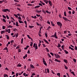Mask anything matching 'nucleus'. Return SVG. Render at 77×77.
<instances>
[{"label":"nucleus","instance_id":"nucleus-1","mask_svg":"<svg viewBox=\"0 0 77 77\" xmlns=\"http://www.w3.org/2000/svg\"><path fill=\"white\" fill-rule=\"evenodd\" d=\"M57 24L58 26H60V28H62V24L60 22H57Z\"/></svg>","mask_w":77,"mask_h":77},{"label":"nucleus","instance_id":"nucleus-2","mask_svg":"<svg viewBox=\"0 0 77 77\" xmlns=\"http://www.w3.org/2000/svg\"><path fill=\"white\" fill-rule=\"evenodd\" d=\"M51 37H52V38H54V37H55V38L56 39H57V38H58V37L57 36V33H56V32H55L54 33V35H52L51 36Z\"/></svg>","mask_w":77,"mask_h":77},{"label":"nucleus","instance_id":"nucleus-3","mask_svg":"<svg viewBox=\"0 0 77 77\" xmlns=\"http://www.w3.org/2000/svg\"><path fill=\"white\" fill-rule=\"evenodd\" d=\"M33 47L34 48H35V50H37V49L38 48V45H37V44H36V43H34Z\"/></svg>","mask_w":77,"mask_h":77},{"label":"nucleus","instance_id":"nucleus-4","mask_svg":"<svg viewBox=\"0 0 77 77\" xmlns=\"http://www.w3.org/2000/svg\"><path fill=\"white\" fill-rule=\"evenodd\" d=\"M54 55L55 56L56 58H57V59H59V58H60V56H59V55L58 54H54Z\"/></svg>","mask_w":77,"mask_h":77},{"label":"nucleus","instance_id":"nucleus-5","mask_svg":"<svg viewBox=\"0 0 77 77\" xmlns=\"http://www.w3.org/2000/svg\"><path fill=\"white\" fill-rule=\"evenodd\" d=\"M43 62L44 63L43 64L44 65H45V66H47V63H46V62L45 60V59L44 58H43Z\"/></svg>","mask_w":77,"mask_h":77},{"label":"nucleus","instance_id":"nucleus-6","mask_svg":"<svg viewBox=\"0 0 77 77\" xmlns=\"http://www.w3.org/2000/svg\"><path fill=\"white\" fill-rule=\"evenodd\" d=\"M5 30L6 32H8V33H11V29H6Z\"/></svg>","mask_w":77,"mask_h":77},{"label":"nucleus","instance_id":"nucleus-7","mask_svg":"<svg viewBox=\"0 0 77 77\" xmlns=\"http://www.w3.org/2000/svg\"><path fill=\"white\" fill-rule=\"evenodd\" d=\"M63 18L64 20L65 21H68L70 22V20L68 19V18H66V17H63Z\"/></svg>","mask_w":77,"mask_h":77},{"label":"nucleus","instance_id":"nucleus-8","mask_svg":"<svg viewBox=\"0 0 77 77\" xmlns=\"http://www.w3.org/2000/svg\"><path fill=\"white\" fill-rule=\"evenodd\" d=\"M8 9H3L2 11V12H8Z\"/></svg>","mask_w":77,"mask_h":77},{"label":"nucleus","instance_id":"nucleus-9","mask_svg":"<svg viewBox=\"0 0 77 77\" xmlns=\"http://www.w3.org/2000/svg\"><path fill=\"white\" fill-rule=\"evenodd\" d=\"M48 2L49 3V4L50 5V6H52V2H51V1L49 0L48 1Z\"/></svg>","mask_w":77,"mask_h":77},{"label":"nucleus","instance_id":"nucleus-10","mask_svg":"<svg viewBox=\"0 0 77 77\" xmlns=\"http://www.w3.org/2000/svg\"><path fill=\"white\" fill-rule=\"evenodd\" d=\"M55 62H59V63H60V62H61V61L60 60H58V59H55Z\"/></svg>","mask_w":77,"mask_h":77},{"label":"nucleus","instance_id":"nucleus-11","mask_svg":"<svg viewBox=\"0 0 77 77\" xmlns=\"http://www.w3.org/2000/svg\"><path fill=\"white\" fill-rule=\"evenodd\" d=\"M43 40L44 41H45L46 43H47L48 44H50L49 43H48V42L45 39H43Z\"/></svg>","mask_w":77,"mask_h":77},{"label":"nucleus","instance_id":"nucleus-12","mask_svg":"<svg viewBox=\"0 0 77 77\" xmlns=\"http://www.w3.org/2000/svg\"><path fill=\"white\" fill-rule=\"evenodd\" d=\"M51 26H53L54 27L55 26V25L54 23H53V22L52 21H51Z\"/></svg>","mask_w":77,"mask_h":77},{"label":"nucleus","instance_id":"nucleus-13","mask_svg":"<svg viewBox=\"0 0 77 77\" xmlns=\"http://www.w3.org/2000/svg\"><path fill=\"white\" fill-rule=\"evenodd\" d=\"M36 12H37V13H40L42 12V11H41V10H40V11L36 10Z\"/></svg>","mask_w":77,"mask_h":77},{"label":"nucleus","instance_id":"nucleus-14","mask_svg":"<svg viewBox=\"0 0 77 77\" xmlns=\"http://www.w3.org/2000/svg\"><path fill=\"white\" fill-rule=\"evenodd\" d=\"M18 20L20 23H23V24H24V22H23L22 21H21V20Z\"/></svg>","mask_w":77,"mask_h":77},{"label":"nucleus","instance_id":"nucleus-15","mask_svg":"<svg viewBox=\"0 0 77 77\" xmlns=\"http://www.w3.org/2000/svg\"><path fill=\"white\" fill-rule=\"evenodd\" d=\"M7 27L8 28H12L13 27V26H12L11 25H8V26H7Z\"/></svg>","mask_w":77,"mask_h":77},{"label":"nucleus","instance_id":"nucleus-16","mask_svg":"<svg viewBox=\"0 0 77 77\" xmlns=\"http://www.w3.org/2000/svg\"><path fill=\"white\" fill-rule=\"evenodd\" d=\"M16 26L17 27H18L19 26V25H18V22L17 21L16 23Z\"/></svg>","mask_w":77,"mask_h":77},{"label":"nucleus","instance_id":"nucleus-17","mask_svg":"<svg viewBox=\"0 0 77 77\" xmlns=\"http://www.w3.org/2000/svg\"><path fill=\"white\" fill-rule=\"evenodd\" d=\"M40 7V6L39 5H37V6H36L34 8L35 9H36L37 8H39Z\"/></svg>","mask_w":77,"mask_h":77},{"label":"nucleus","instance_id":"nucleus-18","mask_svg":"<svg viewBox=\"0 0 77 77\" xmlns=\"http://www.w3.org/2000/svg\"><path fill=\"white\" fill-rule=\"evenodd\" d=\"M63 61L64 62L66 63H68V60H63Z\"/></svg>","mask_w":77,"mask_h":77},{"label":"nucleus","instance_id":"nucleus-19","mask_svg":"<svg viewBox=\"0 0 77 77\" xmlns=\"http://www.w3.org/2000/svg\"><path fill=\"white\" fill-rule=\"evenodd\" d=\"M69 49H71V50H74V49L72 48L71 46H69Z\"/></svg>","mask_w":77,"mask_h":77},{"label":"nucleus","instance_id":"nucleus-20","mask_svg":"<svg viewBox=\"0 0 77 77\" xmlns=\"http://www.w3.org/2000/svg\"><path fill=\"white\" fill-rule=\"evenodd\" d=\"M2 21L4 22V23H6V20L4 18L2 19Z\"/></svg>","mask_w":77,"mask_h":77},{"label":"nucleus","instance_id":"nucleus-21","mask_svg":"<svg viewBox=\"0 0 77 77\" xmlns=\"http://www.w3.org/2000/svg\"><path fill=\"white\" fill-rule=\"evenodd\" d=\"M31 18H34V19H36V16H31Z\"/></svg>","mask_w":77,"mask_h":77},{"label":"nucleus","instance_id":"nucleus-22","mask_svg":"<svg viewBox=\"0 0 77 77\" xmlns=\"http://www.w3.org/2000/svg\"><path fill=\"white\" fill-rule=\"evenodd\" d=\"M44 2L46 4H47L48 2V1L47 0H44Z\"/></svg>","mask_w":77,"mask_h":77},{"label":"nucleus","instance_id":"nucleus-23","mask_svg":"<svg viewBox=\"0 0 77 77\" xmlns=\"http://www.w3.org/2000/svg\"><path fill=\"white\" fill-rule=\"evenodd\" d=\"M5 36H6L7 39H9V37L8 35H5Z\"/></svg>","mask_w":77,"mask_h":77},{"label":"nucleus","instance_id":"nucleus-24","mask_svg":"<svg viewBox=\"0 0 77 77\" xmlns=\"http://www.w3.org/2000/svg\"><path fill=\"white\" fill-rule=\"evenodd\" d=\"M46 13H47V14H51V12H49V11L47 10L46 11Z\"/></svg>","mask_w":77,"mask_h":77},{"label":"nucleus","instance_id":"nucleus-25","mask_svg":"<svg viewBox=\"0 0 77 77\" xmlns=\"http://www.w3.org/2000/svg\"><path fill=\"white\" fill-rule=\"evenodd\" d=\"M27 57V54H26L25 56L23 57V58L24 59H26V57Z\"/></svg>","mask_w":77,"mask_h":77},{"label":"nucleus","instance_id":"nucleus-26","mask_svg":"<svg viewBox=\"0 0 77 77\" xmlns=\"http://www.w3.org/2000/svg\"><path fill=\"white\" fill-rule=\"evenodd\" d=\"M64 52L66 54H68V52L66 50H64Z\"/></svg>","mask_w":77,"mask_h":77},{"label":"nucleus","instance_id":"nucleus-27","mask_svg":"<svg viewBox=\"0 0 77 77\" xmlns=\"http://www.w3.org/2000/svg\"><path fill=\"white\" fill-rule=\"evenodd\" d=\"M10 44H11V42H8V44H7L6 46L7 47H8V45H9Z\"/></svg>","mask_w":77,"mask_h":77},{"label":"nucleus","instance_id":"nucleus-28","mask_svg":"<svg viewBox=\"0 0 77 77\" xmlns=\"http://www.w3.org/2000/svg\"><path fill=\"white\" fill-rule=\"evenodd\" d=\"M34 27V26H29V27L30 28V29H32V28H33Z\"/></svg>","mask_w":77,"mask_h":77},{"label":"nucleus","instance_id":"nucleus-29","mask_svg":"<svg viewBox=\"0 0 77 77\" xmlns=\"http://www.w3.org/2000/svg\"><path fill=\"white\" fill-rule=\"evenodd\" d=\"M40 3H41L43 5H45V4L44 3L42 2L41 1H40Z\"/></svg>","mask_w":77,"mask_h":77},{"label":"nucleus","instance_id":"nucleus-30","mask_svg":"<svg viewBox=\"0 0 77 77\" xmlns=\"http://www.w3.org/2000/svg\"><path fill=\"white\" fill-rule=\"evenodd\" d=\"M14 16H15V17H16V18H17L18 17V15H17V14H14Z\"/></svg>","mask_w":77,"mask_h":77},{"label":"nucleus","instance_id":"nucleus-31","mask_svg":"<svg viewBox=\"0 0 77 77\" xmlns=\"http://www.w3.org/2000/svg\"><path fill=\"white\" fill-rule=\"evenodd\" d=\"M36 23L37 26H41V25L39 24V23H38V22H36Z\"/></svg>","mask_w":77,"mask_h":77},{"label":"nucleus","instance_id":"nucleus-32","mask_svg":"<svg viewBox=\"0 0 77 77\" xmlns=\"http://www.w3.org/2000/svg\"><path fill=\"white\" fill-rule=\"evenodd\" d=\"M5 33V31H2L1 32V34H3V33Z\"/></svg>","mask_w":77,"mask_h":77},{"label":"nucleus","instance_id":"nucleus-33","mask_svg":"<svg viewBox=\"0 0 77 77\" xmlns=\"http://www.w3.org/2000/svg\"><path fill=\"white\" fill-rule=\"evenodd\" d=\"M24 39V38H22L21 39V44H23V40Z\"/></svg>","mask_w":77,"mask_h":77},{"label":"nucleus","instance_id":"nucleus-34","mask_svg":"<svg viewBox=\"0 0 77 77\" xmlns=\"http://www.w3.org/2000/svg\"><path fill=\"white\" fill-rule=\"evenodd\" d=\"M61 47V45H60V44H58V46H57V47H58V48H59V47Z\"/></svg>","mask_w":77,"mask_h":77},{"label":"nucleus","instance_id":"nucleus-35","mask_svg":"<svg viewBox=\"0 0 77 77\" xmlns=\"http://www.w3.org/2000/svg\"><path fill=\"white\" fill-rule=\"evenodd\" d=\"M73 62H75V63H76V59H75V58L73 59Z\"/></svg>","mask_w":77,"mask_h":77},{"label":"nucleus","instance_id":"nucleus-36","mask_svg":"<svg viewBox=\"0 0 77 77\" xmlns=\"http://www.w3.org/2000/svg\"><path fill=\"white\" fill-rule=\"evenodd\" d=\"M47 72L48 73H50V70H49V69L47 68Z\"/></svg>","mask_w":77,"mask_h":77},{"label":"nucleus","instance_id":"nucleus-37","mask_svg":"<svg viewBox=\"0 0 77 77\" xmlns=\"http://www.w3.org/2000/svg\"><path fill=\"white\" fill-rule=\"evenodd\" d=\"M57 75L58 76H60V73L59 72L57 73Z\"/></svg>","mask_w":77,"mask_h":77},{"label":"nucleus","instance_id":"nucleus-38","mask_svg":"<svg viewBox=\"0 0 77 77\" xmlns=\"http://www.w3.org/2000/svg\"><path fill=\"white\" fill-rule=\"evenodd\" d=\"M17 67H21V65L18 64V65H17Z\"/></svg>","mask_w":77,"mask_h":77},{"label":"nucleus","instance_id":"nucleus-39","mask_svg":"<svg viewBox=\"0 0 77 77\" xmlns=\"http://www.w3.org/2000/svg\"><path fill=\"white\" fill-rule=\"evenodd\" d=\"M71 74H72L74 76H75V74L74 72H71Z\"/></svg>","mask_w":77,"mask_h":77},{"label":"nucleus","instance_id":"nucleus-40","mask_svg":"<svg viewBox=\"0 0 77 77\" xmlns=\"http://www.w3.org/2000/svg\"><path fill=\"white\" fill-rule=\"evenodd\" d=\"M4 77H8V75L6 74H4Z\"/></svg>","mask_w":77,"mask_h":77},{"label":"nucleus","instance_id":"nucleus-41","mask_svg":"<svg viewBox=\"0 0 77 77\" xmlns=\"http://www.w3.org/2000/svg\"><path fill=\"white\" fill-rule=\"evenodd\" d=\"M17 18L19 19V20H22V19H21V17H17Z\"/></svg>","mask_w":77,"mask_h":77},{"label":"nucleus","instance_id":"nucleus-42","mask_svg":"<svg viewBox=\"0 0 77 77\" xmlns=\"http://www.w3.org/2000/svg\"><path fill=\"white\" fill-rule=\"evenodd\" d=\"M64 15L65 17H66V11H64Z\"/></svg>","mask_w":77,"mask_h":77},{"label":"nucleus","instance_id":"nucleus-43","mask_svg":"<svg viewBox=\"0 0 77 77\" xmlns=\"http://www.w3.org/2000/svg\"><path fill=\"white\" fill-rule=\"evenodd\" d=\"M2 17H3V18H5V19H6V16L4 15H3V14L2 15Z\"/></svg>","mask_w":77,"mask_h":77},{"label":"nucleus","instance_id":"nucleus-44","mask_svg":"<svg viewBox=\"0 0 77 77\" xmlns=\"http://www.w3.org/2000/svg\"><path fill=\"white\" fill-rule=\"evenodd\" d=\"M27 36L28 37V38L29 39H31V37H30V35H27Z\"/></svg>","mask_w":77,"mask_h":77},{"label":"nucleus","instance_id":"nucleus-45","mask_svg":"<svg viewBox=\"0 0 77 77\" xmlns=\"http://www.w3.org/2000/svg\"><path fill=\"white\" fill-rule=\"evenodd\" d=\"M64 66L65 69H68V67L65 66V65H64Z\"/></svg>","mask_w":77,"mask_h":77},{"label":"nucleus","instance_id":"nucleus-46","mask_svg":"<svg viewBox=\"0 0 77 77\" xmlns=\"http://www.w3.org/2000/svg\"><path fill=\"white\" fill-rule=\"evenodd\" d=\"M33 45V42H31V43L30 44V46H31V47H32Z\"/></svg>","mask_w":77,"mask_h":77},{"label":"nucleus","instance_id":"nucleus-47","mask_svg":"<svg viewBox=\"0 0 77 77\" xmlns=\"http://www.w3.org/2000/svg\"><path fill=\"white\" fill-rule=\"evenodd\" d=\"M14 1L15 2H17V3H18V2H19V1L18 0H14Z\"/></svg>","mask_w":77,"mask_h":77},{"label":"nucleus","instance_id":"nucleus-48","mask_svg":"<svg viewBox=\"0 0 77 77\" xmlns=\"http://www.w3.org/2000/svg\"><path fill=\"white\" fill-rule=\"evenodd\" d=\"M48 57H51V56H50V54L48 53Z\"/></svg>","mask_w":77,"mask_h":77},{"label":"nucleus","instance_id":"nucleus-49","mask_svg":"<svg viewBox=\"0 0 77 77\" xmlns=\"http://www.w3.org/2000/svg\"><path fill=\"white\" fill-rule=\"evenodd\" d=\"M38 5H39L40 6H41L42 7L43 6V5H42V4L41 3H38Z\"/></svg>","mask_w":77,"mask_h":77},{"label":"nucleus","instance_id":"nucleus-50","mask_svg":"<svg viewBox=\"0 0 77 77\" xmlns=\"http://www.w3.org/2000/svg\"><path fill=\"white\" fill-rule=\"evenodd\" d=\"M11 43H14V40H12L10 41Z\"/></svg>","mask_w":77,"mask_h":77},{"label":"nucleus","instance_id":"nucleus-51","mask_svg":"<svg viewBox=\"0 0 77 77\" xmlns=\"http://www.w3.org/2000/svg\"><path fill=\"white\" fill-rule=\"evenodd\" d=\"M75 50H77V47L76 46H75Z\"/></svg>","mask_w":77,"mask_h":77},{"label":"nucleus","instance_id":"nucleus-52","mask_svg":"<svg viewBox=\"0 0 77 77\" xmlns=\"http://www.w3.org/2000/svg\"><path fill=\"white\" fill-rule=\"evenodd\" d=\"M6 17H7V19H8V20H9V16H8V15H6Z\"/></svg>","mask_w":77,"mask_h":77},{"label":"nucleus","instance_id":"nucleus-53","mask_svg":"<svg viewBox=\"0 0 77 77\" xmlns=\"http://www.w3.org/2000/svg\"><path fill=\"white\" fill-rule=\"evenodd\" d=\"M68 9H69V10H71V9H71V8H70V7H68Z\"/></svg>","mask_w":77,"mask_h":77},{"label":"nucleus","instance_id":"nucleus-54","mask_svg":"<svg viewBox=\"0 0 77 77\" xmlns=\"http://www.w3.org/2000/svg\"><path fill=\"white\" fill-rule=\"evenodd\" d=\"M42 45L43 46V47H46V45L44 44H42Z\"/></svg>","mask_w":77,"mask_h":77},{"label":"nucleus","instance_id":"nucleus-55","mask_svg":"<svg viewBox=\"0 0 77 77\" xmlns=\"http://www.w3.org/2000/svg\"><path fill=\"white\" fill-rule=\"evenodd\" d=\"M3 2H4V3H7V1L6 0H3Z\"/></svg>","mask_w":77,"mask_h":77},{"label":"nucleus","instance_id":"nucleus-56","mask_svg":"<svg viewBox=\"0 0 77 77\" xmlns=\"http://www.w3.org/2000/svg\"><path fill=\"white\" fill-rule=\"evenodd\" d=\"M31 67L32 68H34V66H33V65H30Z\"/></svg>","mask_w":77,"mask_h":77},{"label":"nucleus","instance_id":"nucleus-57","mask_svg":"<svg viewBox=\"0 0 77 77\" xmlns=\"http://www.w3.org/2000/svg\"><path fill=\"white\" fill-rule=\"evenodd\" d=\"M6 27L5 26H2V29H5Z\"/></svg>","mask_w":77,"mask_h":77},{"label":"nucleus","instance_id":"nucleus-58","mask_svg":"<svg viewBox=\"0 0 77 77\" xmlns=\"http://www.w3.org/2000/svg\"><path fill=\"white\" fill-rule=\"evenodd\" d=\"M51 28V27L49 26L48 27L47 29V30H49V29H50Z\"/></svg>","mask_w":77,"mask_h":77},{"label":"nucleus","instance_id":"nucleus-59","mask_svg":"<svg viewBox=\"0 0 77 77\" xmlns=\"http://www.w3.org/2000/svg\"><path fill=\"white\" fill-rule=\"evenodd\" d=\"M47 23H48V24H49L50 25V21H47Z\"/></svg>","mask_w":77,"mask_h":77},{"label":"nucleus","instance_id":"nucleus-60","mask_svg":"<svg viewBox=\"0 0 77 77\" xmlns=\"http://www.w3.org/2000/svg\"><path fill=\"white\" fill-rule=\"evenodd\" d=\"M46 49L47 52H49V49H48L47 48H46Z\"/></svg>","mask_w":77,"mask_h":77},{"label":"nucleus","instance_id":"nucleus-61","mask_svg":"<svg viewBox=\"0 0 77 77\" xmlns=\"http://www.w3.org/2000/svg\"><path fill=\"white\" fill-rule=\"evenodd\" d=\"M18 73H17L16 74V77H17L18 76Z\"/></svg>","mask_w":77,"mask_h":77},{"label":"nucleus","instance_id":"nucleus-62","mask_svg":"<svg viewBox=\"0 0 77 77\" xmlns=\"http://www.w3.org/2000/svg\"><path fill=\"white\" fill-rule=\"evenodd\" d=\"M35 1H32V2H31V3H35Z\"/></svg>","mask_w":77,"mask_h":77},{"label":"nucleus","instance_id":"nucleus-63","mask_svg":"<svg viewBox=\"0 0 77 77\" xmlns=\"http://www.w3.org/2000/svg\"><path fill=\"white\" fill-rule=\"evenodd\" d=\"M75 14V11H72V14Z\"/></svg>","mask_w":77,"mask_h":77},{"label":"nucleus","instance_id":"nucleus-64","mask_svg":"<svg viewBox=\"0 0 77 77\" xmlns=\"http://www.w3.org/2000/svg\"><path fill=\"white\" fill-rule=\"evenodd\" d=\"M27 6H32V4H27Z\"/></svg>","mask_w":77,"mask_h":77}]
</instances>
